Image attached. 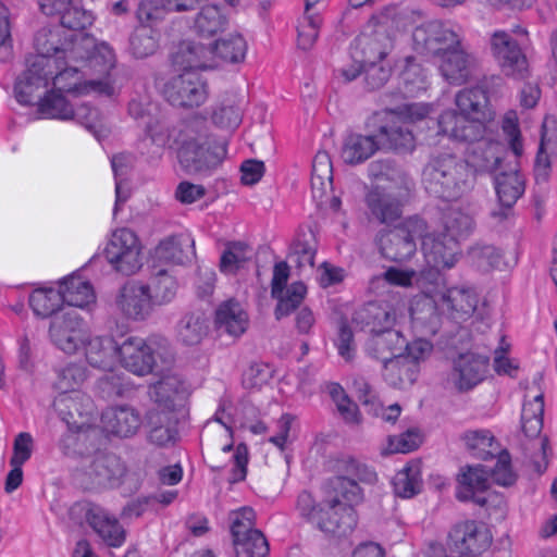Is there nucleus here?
Listing matches in <instances>:
<instances>
[{
  "mask_svg": "<svg viewBox=\"0 0 557 557\" xmlns=\"http://www.w3.org/2000/svg\"><path fill=\"white\" fill-rule=\"evenodd\" d=\"M174 141L178 146V162L187 174L208 175L226 156L225 140L211 141L205 134L196 132L191 124L180 128Z\"/></svg>",
  "mask_w": 557,
  "mask_h": 557,
  "instance_id": "39448f33",
  "label": "nucleus"
},
{
  "mask_svg": "<svg viewBox=\"0 0 557 557\" xmlns=\"http://www.w3.org/2000/svg\"><path fill=\"white\" fill-rule=\"evenodd\" d=\"M208 319L203 312H189L177 323V338L186 346L198 345L208 334Z\"/></svg>",
  "mask_w": 557,
  "mask_h": 557,
  "instance_id": "a19ab883",
  "label": "nucleus"
},
{
  "mask_svg": "<svg viewBox=\"0 0 557 557\" xmlns=\"http://www.w3.org/2000/svg\"><path fill=\"white\" fill-rule=\"evenodd\" d=\"M428 230L426 222L412 216L381 238L382 255L392 261L403 262L410 259L417 250V238Z\"/></svg>",
  "mask_w": 557,
  "mask_h": 557,
  "instance_id": "1a4fd4ad",
  "label": "nucleus"
},
{
  "mask_svg": "<svg viewBox=\"0 0 557 557\" xmlns=\"http://www.w3.org/2000/svg\"><path fill=\"white\" fill-rule=\"evenodd\" d=\"M141 246L137 235L129 228L113 232L104 249V256L113 268L125 275L136 273L143 265Z\"/></svg>",
  "mask_w": 557,
  "mask_h": 557,
  "instance_id": "9b49d317",
  "label": "nucleus"
},
{
  "mask_svg": "<svg viewBox=\"0 0 557 557\" xmlns=\"http://www.w3.org/2000/svg\"><path fill=\"white\" fill-rule=\"evenodd\" d=\"M421 248L426 263L436 270L450 269L457 261L459 243L445 232L420 236Z\"/></svg>",
  "mask_w": 557,
  "mask_h": 557,
  "instance_id": "412c9836",
  "label": "nucleus"
},
{
  "mask_svg": "<svg viewBox=\"0 0 557 557\" xmlns=\"http://www.w3.org/2000/svg\"><path fill=\"white\" fill-rule=\"evenodd\" d=\"M490 358L472 351L459 354L448 374V382L460 393L473 389L488 373Z\"/></svg>",
  "mask_w": 557,
  "mask_h": 557,
  "instance_id": "4468645a",
  "label": "nucleus"
},
{
  "mask_svg": "<svg viewBox=\"0 0 557 557\" xmlns=\"http://www.w3.org/2000/svg\"><path fill=\"white\" fill-rule=\"evenodd\" d=\"M87 334V324L76 309H67L52 317L49 337L54 346L66 354H74Z\"/></svg>",
  "mask_w": 557,
  "mask_h": 557,
  "instance_id": "ddd939ff",
  "label": "nucleus"
},
{
  "mask_svg": "<svg viewBox=\"0 0 557 557\" xmlns=\"http://www.w3.org/2000/svg\"><path fill=\"white\" fill-rule=\"evenodd\" d=\"M212 122L223 129H235L242 122V110L234 104H221L212 113Z\"/></svg>",
  "mask_w": 557,
  "mask_h": 557,
  "instance_id": "e2e57ef3",
  "label": "nucleus"
},
{
  "mask_svg": "<svg viewBox=\"0 0 557 557\" xmlns=\"http://www.w3.org/2000/svg\"><path fill=\"white\" fill-rule=\"evenodd\" d=\"M315 247L311 244L307 235L299 236L292 247V258H295V262L298 268L314 265Z\"/></svg>",
  "mask_w": 557,
  "mask_h": 557,
  "instance_id": "69168bd1",
  "label": "nucleus"
},
{
  "mask_svg": "<svg viewBox=\"0 0 557 557\" xmlns=\"http://www.w3.org/2000/svg\"><path fill=\"white\" fill-rule=\"evenodd\" d=\"M61 289L36 288L29 296V306L34 313L40 318H49L59 314L58 311L63 305Z\"/></svg>",
  "mask_w": 557,
  "mask_h": 557,
  "instance_id": "49530a36",
  "label": "nucleus"
},
{
  "mask_svg": "<svg viewBox=\"0 0 557 557\" xmlns=\"http://www.w3.org/2000/svg\"><path fill=\"white\" fill-rule=\"evenodd\" d=\"M172 65L176 70L195 71L213 69L218 65L213 62V51L209 47L195 41V40H182L174 46L171 52Z\"/></svg>",
  "mask_w": 557,
  "mask_h": 557,
  "instance_id": "5701e85b",
  "label": "nucleus"
},
{
  "mask_svg": "<svg viewBox=\"0 0 557 557\" xmlns=\"http://www.w3.org/2000/svg\"><path fill=\"white\" fill-rule=\"evenodd\" d=\"M354 322L362 331L373 335L384 327L393 326L395 315L386 305L370 301L355 312Z\"/></svg>",
  "mask_w": 557,
  "mask_h": 557,
  "instance_id": "e433bc0d",
  "label": "nucleus"
},
{
  "mask_svg": "<svg viewBox=\"0 0 557 557\" xmlns=\"http://www.w3.org/2000/svg\"><path fill=\"white\" fill-rule=\"evenodd\" d=\"M392 41L385 33L362 34L355 40L352 57L362 65L381 62L391 51Z\"/></svg>",
  "mask_w": 557,
  "mask_h": 557,
  "instance_id": "2f4dec72",
  "label": "nucleus"
},
{
  "mask_svg": "<svg viewBox=\"0 0 557 557\" xmlns=\"http://www.w3.org/2000/svg\"><path fill=\"white\" fill-rule=\"evenodd\" d=\"M79 48L74 55L61 57L58 59V67H52L53 74L49 77L52 82L53 90L59 92H73L76 95L98 94L112 96L114 88L108 79L83 81L79 67L74 64L89 58V52H81Z\"/></svg>",
  "mask_w": 557,
  "mask_h": 557,
  "instance_id": "6e6552de",
  "label": "nucleus"
},
{
  "mask_svg": "<svg viewBox=\"0 0 557 557\" xmlns=\"http://www.w3.org/2000/svg\"><path fill=\"white\" fill-rule=\"evenodd\" d=\"M84 347L87 362L97 369L111 371L119 358V345L110 336H90L86 334Z\"/></svg>",
  "mask_w": 557,
  "mask_h": 557,
  "instance_id": "c85d7f7f",
  "label": "nucleus"
},
{
  "mask_svg": "<svg viewBox=\"0 0 557 557\" xmlns=\"http://www.w3.org/2000/svg\"><path fill=\"white\" fill-rule=\"evenodd\" d=\"M231 533L236 554L246 557H265L269 554V544L264 535L253 529L255 512L244 507L231 513Z\"/></svg>",
  "mask_w": 557,
  "mask_h": 557,
  "instance_id": "9d476101",
  "label": "nucleus"
},
{
  "mask_svg": "<svg viewBox=\"0 0 557 557\" xmlns=\"http://www.w3.org/2000/svg\"><path fill=\"white\" fill-rule=\"evenodd\" d=\"M394 492L401 498H411L422 488L421 469L418 462L408 463L393 479Z\"/></svg>",
  "mask_w": 557,
  "mask_h": 557,
  "instance_id": "de8ad7c7",
  "label": "nucleus"
},
{
  "mask_svg": "<svg viewBox=\"0 0 557 557\" xmlns=\"http://www.w3.org/2000/svg\"><path fill=\"white\" fill-rule=\"evenodd\" d=\"M462 440L470 454L478 459H492L503 450L488 430L468 431L462 435Z\"/></svg>",
  "mask_w": 557,
  "mask_h": 557,
  "instance_id": "79ce46f5",
  "label": "nucleus"
},
{
  "mask_svg": "<svg viewBox=\"0 0 557 557\" xmlns=\"http://www.w3.org/2000/svg\"><path fill=\"white\" fill-rule=\"evenodd\" d=\"M488 531L473 520L456 523L448 534V546L459 555L478 556L490 547Z\"/></svg>",
  "mask_w": 557,
  "mask_h": 557,
  "instance_id": "f3484780",
  "label": "nucleus"
},
{
  "mask_svg": "<svg viewBox=\"0 0 557 557\" xmlns=\"http://www.w3.org/2000/svg\"><path fill=\"white\" fill-rule=\"evenodd\" d=\"M171 357V347L164 337L151 336L147 339L132 336L119 346V359L131 373L145 376L154 371L158 359Z\"/></svg>",
  "mask_w": 557,
  "mask_h": 557,
  "instance_id": "0eeeda50",
  "label": "nucleus"
},
{
  "mask_svg": "<svg viewBox=\"0 0 557 557\" xmlns=\"http://www.w3.org/2000/svg\"><path fill=\"white\" fill-rule=\"evenodd\" d=\"M333 168L331 158L325 151H319L312 161L311 186L313 189H325L332 184Z\"/></svg>",
  "mask_w": 557,
  "mask_h": 557,
  "instance_id": "13d9d810",
  "label": "nucleus"
},
{
  "mask_svg": "<svg viewBox=\"0 0 557 557\" xmlns=\"http://www.w3.org/2000/svg\"><path fill=\"white\" fill-rule=\"evenodd\" d=\"M420 445V436L414 431H407L399 436H389L387 447L384 449L386 454H406L414 450Z\"/></svg>",
  "mask_w": 557,
  "mask_h": 557,
  "instance_id": "338daca9",
  "label": "nucleus"
},
{
  "mask_svg": "<svg viewBox=\"0 0 557 557\" xmlns=\"http://www.w3.org/2000/svg\"><path fill=\"white\" fill-rule=\"evenodd\" d=\"M400 82L404 85V94L414 96L419 91L425 89V75L419 64H416L409 59L407 65L400 74Z\"/></svg>",
  "mask_w": 557,
  "mask_h": 557,
  "instance_id": "bf43d9fd",
  "label": "nucleus"
},
{
  "mask_svg": "<svg viewBox=\"0 0 557 557\" xmlns=\"http://www.w3.org/2000/svg\"><path fill=\"white\" fill-rule=\"evenodd\" d=\"M336 475L329 481L326 498L319 507L312 523L326 533L345 534L352 529V506L363 499L359 482L372 484L376 473L354 458H341L335 462Z\"/></svg>",
  "mask_w": 557,
  "mask_h": 557,
  "instance_id": "f03ea898",
  "label": "nucleus"
},
{
  "mask_svg": "<svg viewBox=\"0 0 557 557\" xmlns=\"http://www.w3.org/2000/svg\"><path fill=\"white\" fill-rule=\"evenodd\" d=\"M86 519L95 532L109 545L120 546L124 542V531L119 521L101 507L91 506L86 512Z\"/></svg>",
  "mask_w": 557,
  "mask_h": 557,
  "instance_id": "4c0bfd02",
  "label": "nucleus"
},
{
  "mask_svg": "<svg viewBox=\"0 0 557 557\" xmlns=\"http://www.w3.org/2000/svg\"><path fill=\"white\" fill-rule=\"evenodd\" d=\"M247 48L245 38L238 33L230 34L216 40L214 45H210V49L213 51V62L219 59L233 64L245 60Z\"/></svg>",
  "mask_w": 557,
  "mask_h": 557,
  "instance_id": "a18cd8bd",
  "label": "nucleus"
},
{
  "mask_svg": "<svg viewBox=\"0 0 557 557\" xmlns=\"http://www.w3.org/2000/svg\"><path fill=\"white\" fill-rule=\"evenodd\" d=\"M40 9L48 16H57L62 27L71 30H83L94 22L92 13L73 0H40Z\"/></svg>",
  "mask_w": 557,
  "mask_h": 557,
  "instance_id": "b1692460",
  "label": "nucleus"
},
{
  "mask_svg": "<svg viewBox=\"0 0 557 557\" xmlns=\"http://www.w3.org/2000/svg\"><path fill=\"white\" fill-rule=\"evenodd\" d=\"M129 52L137 59L152 55L158 49V36L152 27L139 25L129 37Z\"/></svg>",
  "mask_w": 557,
  "mask_h": 557,
  "instance_id": "603ef678",
  "label": "nucleus"
},
{
  "mask_svg": "<svg viewBox=\"0 0 557 557\" xmlns=\"http://www.w3.org/2000/svg\"><path fill=\"white\" fill-rule=\"evenodd\" d=\"M474 59L459 46L443 52L440 71L451 85H462L471 76Z\"/></svg>",
  "mask_w": 557,
  "mask_h": 557,
  "instance_id": "7c9ffc66",
  "label": "nucleus"
},
{
  "mask_svg": "<svg viewBox=\"0 0 557 557\" xmlns=\"http://www.w3.org/2000/svg\"><path fill=\"white\" fill-rule=\"evenodd\" d=\"M320 17L307 15L305 21L298 27V47L302 50H309L315 44L319 36Z\"/></svg>",
  "mask_w": 557,
  "mask_h": 557,
  "instance_id": "0e129e2a",
  "label": "nucleus"
},
{
  "mask_svg": "<svg viewBox=\"0 0 557 557\" xmlns=\"http://www.w3.org/2000/svg\"><path fill=\"white\" fill-rule=\"evenodd\" d=\"M490 50L505 75L523 78L528 73L527 57L509 33L505 30L492 33Z\"/></svg>",
  "mask_w": 557,
  "mask_h": 557,
  "instance_id": "2eb2a0df",
  "label": "nucleus"
},
{
  "mask_svg": "<svg viewBox=\"0 0 557 557\" xmlns=\"http://www.w3.org/2000/svg\"><path fill=\"white\" fill-rule=\"evenodd\" d=\"M153 269L154 272L150 278V283L146 284V286L150 287L149 297L151 298V304L152 306L166 305L176 296L178 288L177 282L165 269L158 268L154 264Z\"/></svg>",
  "mask_w": 557,
  "mask_h": 557,
  "instance_id": "c03bdc74",
  "label": "nucleus"
},
{
  "mask_svg": "<svg viewBox=\"0 0 557 557\" xmlns=\"http://www.w3.org/2000/svg\"><path fill=\"white\" fill-rule=\"evenodd\" d=\"M474 230L473 216L460 208H451L444 215V232L459 243Z\"/></svg>",
  "mask_w": 557,
  "mask_h": 557,
  "instance_id": "3c124183",
  "label": "nucleus"
},
{
  "mask_svg": "<svg viewBox=\"0 0 557 557\" xmlns=\"http://www.w3.org/2000/svg\"><path fill=\"white\" fill-rule=\"evenodd\" d=\"M251 249L243 242H230L220 259V270L233 274L250 259Z\"/></svg>",
  "mask_w": 557,
  "mask_h": 557,
  "instance_id": "6e6d98bb",
  "label": "nucleus"
},
{
  "mask_svg": "<svg viewBox=\"0 0 557 557\" xmlns=\"http://www.w3.org/2000/svg\"><path fill=\"white\" fill-rule=\"evenodd\" d=\"M194 255V240L188 235H171L154 248L153 262L182 264Z\"/></svg>",
  "mask_w": 557,
  "mask_h": 557,
  "instance_id": "72a5a7b5",
  "label": "nucleus"
},
{
  "mask_svg": "<svg viewBox=\"0 0 557 557\" xmlns=\"http://www.w3.org/2000/svg\"><path fill=\"white\" fill-rule=\"evenodd\" d=\"M149 290L150 287L139 281L126 282L115 296L116 310L127 319L145 320L152 310Z\"/></svg>",
  "mask_w": 557,
  "mask_h": 557,
  "instance_id": "a211bd4d",
  "label": "nucleus"
},
{
  "mask_svg": "<svg viewBox=\"0 0 557 557\" xmlns=\"http://www.w3.org/2000/svg\"><path fill=\"white\" fill-rule=\"evenodd\" d=\"M383 367L385 381L395 387L413 384L419 373V366L414 361L406 359L403 354L384 362Z\"/></svg>",
  "mask_w": 557,
  "mask_h": 557,
  "instance_id": "ea45409f",
  "label": "nucleus"
},
{
  "mask_svg": "<svg viewBox=\"0 0 557 557\" xmlns=\"http://www.w3.org/2000/svg\"><path fill=\"white\" fill-rule=\"evenodd\" d=\"M380 148L374 136L350 134L343 143L341 157L347 164H359L371 158Z\"/></svg>",
  "mask_w": 557,
  "mask_h": 557,
  "instance_id": "58836bf2",
  "label": "nucleus"
},
{
  "mask_svg": "<svg viewBox=\"0 0 557 557\" xmlns=\"http://www.w3.org/2000/svg\"><path fill=\"white\" fill-rule=\"evenodd\" d=\"M467 154H469L467 152ZM469 161L450 152H442L430 158L422 172L425 190L443 200L451 201L468 194L475 184V171H484Z\"/></svg>",
  "mask_w": 557,
  "mask_h": 557,
  "instance_id": "20e7f679",
  "label": "nucleus"
},
{
  "mask_svg": "<svg viewBox=\"0 0 557 557\" xmlns=\"http://www.w3.org/2000/svg\"><path fill=\"white\" fill-rule=\"evenodd\" d=\"M307 294V287L302 282H294L287 288L283 289L280 295L272 296L277 300L275 308V317L277 320L290 314L297 309Z\"/></svg>",
  "mask_w": 557,
  "mask_h": 557,
  "instance_id": "4d7b16f0",
  "label": "nucleus"
},
{
  "mask_svg": "<svg viewBox=\"0 0 557 557\" xmlns=\"http://www.w3.org/2000/svg\"><path fill=\"white\" fill-rule=\"evenodd\" d=\"M456 109L438 116L440 133L456 141L468 143V153L482 170L495 171L500 163V144L488 123L494 119L486 91L481 87L463 88L455 96Z\"/></svg>",
  "mask_w": 557,
  "mask_h": 557,
  "instance_id": "f257e3e1",
  "label": "nucleus"
},
{
  "mask_svg": "<svg viewBox=\"0 0 557 557\" xmlns=\"http://www.w3.org/2000/svg\"><path fill=\"white\" fill-rule=\"evenodd\" d=\"M468 257L471 264L483 272L499 269L504 259L498 248L486 244L473 245L468 251Z\"/></svg>",
  "mask_w": 557,
  "mask_h": 557,
  "instance_id": "864d4df0",
  "label": "nucleus"
},
{
  "mask_svg": "<svg viewBox=\"0 0 557 557\" xmlns=\"http://www.w3.org/2000/svg\"><path fill=\"white\" fill-rule=\"evenodd\" d=\"M367 215L370 222L389 225L403 215V197L379 186L371 188L364 196Z\"/></svg>",
  "mask_w": 557,
  "mask_h": 557,
  "instance_id": "6ab92c4d",
  "label": "nucleus"
},
{
  "mask_svg": "<svg viewBox=\"0 0 557 557\" xmlns=\"http://www.w3.org/2000/svg\"><path fill=\"white\" fill-rule=\"evenodd\" d=\"M166 100L175 107H199L208 98L207 84L196 71H185L170 78L163 88Z\"/></svg>",
  "mask_w": 557,
  "mask_h": 557,
  "instance_id": "f8f14e48",
  "label": "nucleus"
},
{
  "mask_svg": "<svg viewBox=\"0 0 557 557\" xmlns=\"http://www.w3.org/2000/svg\"><path fill=\"white\" fill-rule=\"evenodd\" d=\"M405 344L406 339L401 333L389 326L371 335L367 349L373 358L384 363L401 355Z\"/></svg>",
  "mask_w": 557,
  "mask_h": 557,
  "instance_id": "f704fd0d",
  "label": "nucleus"
},
{
  "mask_svg": "<svg viewBox=\"0 0 557 557\" xmlns=\"http://www.w3.org/2000/svg\"><path fill=\"white\" fill-rule=\"evenodd\" d=\"M380 115H383V124L377 132L379 146L398 152L411 151L414 138L407 122L393 110H385Z\"/></svg>",
  "mask_w": 557,
  "mask_h": 557,
  "instance_id": "4be33fe9",
  "label": "nucleus"
},
{
  "mask_svg": "<svg viewBox=\"0 0 557 557\" xmlns=\"http://www.w3.org/2000/svg\"><path fill=\"white\" fill-rule=\"evenodd\" d=\"M354 387L359 401L373 416L379 414L380 400L373 387L362 377L354 381Z\"/></svg>",
  "mask_w": 557,
  "mask_h": 557,
  "instance_id": "774afa93",
  "label": "nucleus"
},
{
  "mask_svg": "<svg viewBox=\"0 0 557 557\" xmlns=\"http://www.w3.org/2000/svg\"><path fill=\"white\" fill-rule=\"evenodd\" d=\"M227 23V17L218 5H206L196 16L195 29L203 37H211L223 32Z\"/></svg>",
  "mask_w": 557,
  "mask_h": 557,
  "instance_id": "8fccbe9b",
  "label": "nucleus"
},
{
  "mask_svg": "<svg viewBox=\"0 0 557 557\" xmlns=\"http://www.w3.org/2000/svg\"><path fill=\"white\" fill-rule=\"evenodd\" d=\"M38 110L47 119L71 120L74 114L73 106L55 90L47 94L38 102Z\"/></svg>",
  "mask_w": 557,
  "mask_h": 557,
  "instance_id": "5fc2aeb1",
  "label": "nucleus"
},
{
  "mask_svg": "<svg viewBox=\"0 0 557 557\" xmlns=\"http://www.w3.org/2000/svg\"><path fill=\"white\" fill-rule=\"evenodd\" d=\"M200 0H141L136 10L140 25L151 27L163 21L170 12L191 11Z\"/></svg>",
  "mask_w": 557,
  "mask_h": 557,
  "instance_id": "cd10ccee",
  "label": "nucleus"
},
{
  "mask_svg": "<svg viewBox=\"0 0 557 557\" xmlns=\"http://www.w3.org/2000/svg\"><path fill=\"white\" fill-rule=\"evenodd\" d=\"M544 397L536 395L531 400H525L522 406L521 425L528 437H537L543 429Z\"/></svg>",
  "mask_w": 557,
  "mask_h": 557,
  "instance_id": "09e8293b",
  "label": "nucleus"
},
{
  "mask_svg": "<svg viewBox=\"0 0 557 557\" xmlns=\"http://www.w3.org/2000/svg\"><path fill=\"white\" fill-rule=\"evenodd\" d=\"M91 44L89 39L64 45L61 42L60 32L57 26H45L40 28L34 38V46L37 51L35 55L26 60V70L18 76L14 94L21 104L30 106L36 98H40L39 91L46 90L49 86V77L53 74L52 67H58V59L72 57L83 46Z\"/></svg>",
  "mask_w": 557,
  "mask_h": 557,
  "instance_id": "7ed1b4c3",
  "label": "nucleus"
},
{
  "mask_svg": "<svg viewBox=\"0 0 557 557\" xmlns=\"http://www.w3.org/2000/svg\"><path fill=\"white\" fill-rule=\"evenodd\" d=\"M495 189L502 208L493 211L492 215L505 220L524 193V180L517 171L500 173L495 177Z\"/></svg>",
  "mask_w": 557,
  "mask_h": 557,
  "instance_id": "c756f323",
  "label": "nucleus"
},
{
  "mask_svg": "<svg viewBox=\"0 0 557 557\" xmlns=\"http://www.w3.org/2000/svg\"><path fill=\"white\" fill-rule=\"evenodd\" d=\"M446 307L454 319L470 317L478 306V296L473 288L455 286L436 294L434 298L423 297L410 308V315L414 323H434L437 320L436 306Z\"/></svg>",
  "mask_w": 557,
  "mask_h": 557,
  "instance_id": "423d86ee",
  "label": "nucleus"
},
{
  "mask_svg": "<svg viewBox=\"0 0 557 557\" xmlns=\"http://www.w3.org/2000/svg\"><path fill=\"white\" fill-rule=\"evenodd\" d=\"M412 41L417 52L437 54L459 46L460 35L441 21H431L414 28Z\"/></svg>",
  "mask_w": 557,
  "mask_h": 557,
  "instance_id": "dca6fc26",
  "label": "nucleus"
},
{
  "mask_svg": "<svg viewBox=\"0 0 557 557\" xmlns=\"http://www.w3.org/2000/svg\"><path fill=\"white\" fill-rule=\"evenodd\" d=\"M63 302L70 307L85 308L95 302V294L89 282L79 276H70L61 283Z\"/></svg>",
  "mask_w": 557,
  "mask_h": 557,
  "instance_id": "37998d69",
  "label": "nucleus"
},
{
  "mask_svg": "<svg viewBox=\"0 0 557 557\" xmlns=\"http://www.w3.org/2000/svg\"><path fill=\"white\" fill-rule=\"evenodd\" d=\"M147 441L149 444L170 448L180 441L178 418L173 410L150 408L146 413Z\"/></svg>",
  "mask_w": 557,
  "mask_h": 557,
  "instance_id": "aec40b11",
  "label": "nucleus"
},
{
  "mask_svg": "<svg viewBox=\"0 0 557 557\" xmlns=\"http://www.w3.org/2000/svg\"><path fill=\"white\" fill-rule=\"evenodd\" d=\"M101 422L108 433L131 437L137 433L143 420L139 411L134 407L116 406L102 412Z\"/></svg>",
  "mask_w": 557,
  "mask_h": 557,
  "instance_id": "bb28decb",
  "label": "nucleus"
},
{
  "mask_svg": "<svg viewBox=\"0 0 557 557\" xmlns=\"http://www.w3.org/2000/svg\"><path fill=\"white\" fill-rule=\"evenodd\" d=\"M456 497L460 502H473L485 507L488 498L482 494L490 487V474L484 466H469L458 476Z\"/></svg>",
  "mask_w": 557,
  "mask_h": 557,
  "instance_id": "393cba45",
  "label": "nucleus"
},
{
  "mask_svg": "<svg viewBox=\"0 0 557 557\" xmlns=\"http://www.w3.org/2000/svg\"><path fill=\"white\" fill-rule=\"evenodd\" d=\"M124 474L125 466L113 454L97 456L88 468V475L97 486H115Z\"/></svg>",
  "mask_w": 557,
  "mask_h": 557,
  "instance_id": "c9c22d12",
  "label": "nucleus"
},
{
  "mask_svg": "<svg viewBox=\"0 0 557 557\" xmlns=\"http://www.w3.org/2000/svg\"><path fill=\"white\" fill-rule=\"evenodd\" d=\"M86 368L82 364L71 363L59 374L57 387L63 392L75 391L86 380Z\"/></svg>",
  "mask_w": 557,
  "mask_h": 557,
  "instance_id": "680f3d73",
  "label": "nucleus"
},
{
  "mask_svg": "<svg viewBox=\"0 0 557 557\" xmlns=\"http://www.w3.org/2000/svg\"><path fill=\"white\" fill-rule=\"evenodd\" d=\"M497 462L495 467L488 471L490 478L493 481L502 486H510L517 480V474L513 472L511 468V458L509 453L506 449H503L499 454L496 455Z\"/></svg>",
  "mask_w": 557,
  "mask_h": 557,
  "instance_id": "052dcab7",
  "label": "nucleus"
},
{
  "mask_svg": "<svg viewBox=\"0 0 557 557\" xmlns=\"http://www.w3.org/2000/svg\"><path fill=\"white\" fill-rule=\"evenodd\" d=\"M149 397L154 403L152 408L173 410L187 394L185 382L177 374H166L149 386Z\"/></svg>",
  "mask_w": 557,
  "mask_h": 557,
  "instance_id": "a878e982",
  "label": "nucleus"
},
{
  "mask_svg": "<svg viewBox=\"0 0 557 557\" xmlns=\"http://www.w3.org/2000/svg\"><path fill=\"white\" fill-rule=\"evenodd\" d=\"M248 322L249 319L247 312L236 300H226L215 310V329L230 336H242L248 327Z\"/></svg>",
  "mask_w": 557,
  "mask_h": 557,
  "instance_id": "473e14b6",
  "label": "nucleus"
}]
</instances>
